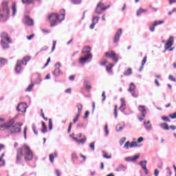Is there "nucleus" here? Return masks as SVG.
<instances>
[{
    "instance_id": "59",
    "label": "nucleus",
    "mask_w": 176,
    "mask_h": 176,
    "mask_svg": "<svg viewBox=\"0 0 176 176\" xmlns=\"http://www.w3.org/2000/svg\"><path fill=\"white\" fill-rule=\"evenodd\" d=\"M144 141V138L142 137H140L138 139V144H141V142H142Z\"/></svg>"
},
{
    "instance_id": "39",
    "label": "nucleus",
    "mask_w": 176,
    "mask_h": 176,
    "mask_svg": "<svg viewBox=\"0 0 176 176\" xmlns=\"http://www.w3.org/2000/svg\"><path fill=\"white\" fill-rule=\"evenodd\" d=\"M113 67V64H110L109 65L106 66V69L107 72H111L112 71V67Z\"/></svg>"
},
{
    "instance_id": "38",
    "label": "nucleus",
    "mask_w": 176,
    "mask_h": 176,
    "mask_svg": "<svg viewBox=\"0 0 176 176\" xmlns=\"http://www.w3.org/2000/svg\"><path fill=\"white\" fill-rule=\"evenodd\" d=\"M162 120H163L164 122H168V123H170L171 122V120H170V118H168V117L167 116H162L161 118Z\"/></svg>"
},
{
    "instance_id": "54",
    "label": "nucleus",
    "mask_w": 176,
    "mask_h": 176,
    "mask_svg": "<svg viewBox=\"0 0 176 176\" xmlns=\"http://www.w3.org/2000/svg\"><path fill=\"white\" fill-rule=\"evenodd\" d=\"M102 97H103L102 99V102H104V101H105V100H107V96H105V91H102Z\"/></svg>"
},
{
    "instance_id": "18",
    "label": "nucleus",
    "mask_w": 176,
    "mask_h": 176,
    "mask_svg": "<svg viewBox=\"0 0 176 176\" xmlns=\"http://www.w3.org/2000/svg\"><path fill=\"white\" fill-rule=\"evenodd\" d=\"M121 101V105L120 107V111L121 112H122V113L126 114V113H124V111H126V100H124V98H121L120 99Z\"/></svg>"
},
{
    "instance_id": "40",
    "label": "nucleus",
    "mask_w": 176,
    "mask_h": 176,
    "mask_svg": "<svg viewBox=\"0 0 176 176\" xmlns=\"http://www.w3.org/2000/svg\"><path fill=\"white\" fill-rule=\"evenodd\" d=\"M34 83H32V84H30L28 87V88L25 89V91H28V92H30V91H31V90H32V89L34 88Z\"/></svg>"
},
{
    "instance_id": "25",
    "label": "nucleus",
    "mask_w": 176,
    "mask_h": 176,
    "mask_svg": "<svg viewBox=\"0 0 176 176\" xmlns=\"http://www.w3.org/2000/svg\"><path fill=\"white\" fill-rule=\"evenodd\" d=\"M160 129H162V130H170V127L168 126V124L164 122L160 124Z\"/></svg>"
},
{
    "instance_id": "55",
    "label": "nucleus",
    "mask_w": 176,
    "mask_h": 176,
    "mask_svg": "<svg viewBox=\"0 0 176 176\" xmlns=\"http://www.w3.org/2000/svg\"><path fill=\"white\" fill-rule=\"evenodd\" d=\"M57 42H56V41H53V45H52V52H54V50H56V45Z\"/></svg>"
},
{
    "instance_id": "45",
    "label": "nucleus",
    "mask_w": 176,
    "mask_h": 176,
    "mask_svg": "<svg viewBox=\"0 0 176 176\" xmlns=\"http://www.w3.org/2000/svg\"><path fill=\"white\" fill-rule=\"evenodd\" d=\"M124 149H129L130 148V142H126L123 146Z\"/></svg>"
},
{
    "instance_id": "26",
    "label": "nucleus",
    "mask_w": 176,
    "mask_h": 176,
    "mask_svg": "<svg viewBox=\"0 0 176 176\" xmlns=\"http://www.w3.org/2000/svg\"><path fill=\"white\" fill-rule=\"evenodd\" d=\"M124 126H125L124 122H122L121 124H118L116 129L117 131H122L124 128Z\"/></svg>"
},
{
    "instance_id": "22",
    "label": "nucleus",
    "mask_w": 176,
    "mask_h": 176,
    "mask_svg": "<svg viewBox=\"0 0 176 176\" xmlns=\"http://www.w3.org/2000/svg\"><path fill=\"white\" fill-rule=\"evenodd\" d=\"M15 72L20 74L21 72V62L18 60L15 67Z\"/></svg>"
},
{
    "instance_id": "29",
    "label": "nucleus",
    "mask_w": 176,
    "mask_h": 176,
    "mask_svg": "<svg viewBox=\"0 0 176 176\" xmlns=\"http://www.w3.org/2000/svg\"><path fill=\"white\" fill-rule=\"evenodd\" d=\"M6 64H8V60L3 58H0V68L4 67Z\"/></svg>"
},
{
    "instance_id": "57",
    "label": "nucleus",
    "mask_w": 176,
    "mask_h": 176,
    "mask_svg": "<svg viewBox=\"0 0 176 176\" xmlns=\"http://www.w3.org/2000/svg\"><path fill=\"white\" fill-rule=\"evenodd\" d=\"M126 142V138H122L120 142V145H123L124 142Z\"/></svg>"
},
{
    "instance_id": "14",
    "label": "nucleus",
    "mask_w": 176,
    "mask_h": 176,
    "mask_svg": "<svg viewBox=\"0 0 176 176\" xmlns=\"http://www.w3.org/2000/svg\"><path fill=\"white\" fill-rule=\"evenodd\" d=\"M122 29H118L113 38V43H118L120 40V36L122 35Z\"/></svg>"
},
{
    "instance_id": "63",
    "label": "nucleus",
    "mask_w": 176,
    "mask_h": 176,
    "mask_svg": "<svg viewBox=\"0 0 176 176\" xmlns=\"http://www.w3.org/2000/svg\"><path fill=\"white\" fill-rule=\"evenodd\" d=\"M170 129V130H172L173 131H174V130H176V126L174 125H170L169 126V129Z\"/></svg>"
},
{
    "instance_id": "24",
    "label": "nucleus",
    "mask_w": 176,
    "mask_h": 176,
    "mask_svg": "<svg viewBox=\"0 0 176 176\" xmlns=\"http://www.w3.org/2000/svg\"><path fill=\"white\" fill-rule=\"evenodd\" d=\"M31 60V58L29 56L24 57L21 62V65H27V63H28Z\"/></svg>"
},
{
    "instance_id": "36",
    "label": "nucleus",
    "mask_w": 176,
    "mask_h": 176,
    "mask_svg": "<svg viewBox=\"0 0 176 176\" xmlns=\"http://www.w3.org/2000/svg\"><path fill=\"white\" fill-rule=\"evenodd\" d=\"M133 74V71L131 70V68H129L126 71L124 72V75L125 76H129V75H131Z\"/></svg>"
},
{
    "instance_id": "50",
    "label": "nucleus",
    "mask_w": 176,
    "mask_h": 176,
    "mask_svg": "<svg viewBox=\"0 0 176 176\" xmlns=\"http://www.w3.org/2000/svg\"><path fill=\"white\" fill-rule=\"evenodd\" d=\"M114 116L116 118H118V105L115 106Z\"/></svg>"
},
{
    "instance_id": "17",
    "label": "nucleus",
    "mask_w": 176,
    "mask_h": 176,
    "mask_svg": "<svg viewBox=\"0 0 176 176\" xmlns=\"http://www.w3.org/2000/svg\"><path fill=\"white\" fill-rule=\"evenodd\" d=\"M126 170H127V166L121 164L117 166L115 171L117 173H120L122 171H126Z\"/></svg>"
},
{
    "instance_id": "4",
    "label": "nucleus",
    "mask_w": 176,
    "mask_h": 176,
    "mask_svg": "<svg viewBox=\"0 0 176 176\" xmlns=\"http://www.w3.org/2000/svg\"><path fill=\"white\" fill-rule=\"evenodd\" d=\"M109 8H111L110 5L104 7V3L102 2H99L96 6V8L94 12L96 14H102V12L109 9Z\"/></svg>"
},
{
    "instance_id": "15",
    "label": "nucleus",
    "mask_w": 176,
    "mask_h": 176,
    "mask_svg": "<svg viewBox=\"0 0 176 176\" xmlns=\"http://www.w3.org/2000/svg\"><path fill=\"white\" fill-rule=\"evenodd\" d=\"M173 43H174V37L173 36H170L169 37V39L165 44V50L170 49V47H171V46H173Z\"/></svg>"
},
{
    "instance_id": "20",
    "label": "nucleus",
    "mask_w": 176,
    "mask_h": 176,
    "mask_svg": "<svg viewBox=\"0 0 176 176\" xmlns=\"http://www.w3.org/2000/svg\"><path fill=\"white\" fill-rule=\"evenodd\" d=\"M91 48L89 46L85 47L82 50V54L83 56H87L89 54H91Z\"/></svg>"
},
{
    "instance_id": "9",
    "label": "nucleus",
    "mask_w": 176,
    "mask_h": 176,
    "mask_svg": "<svg viewBox=\"0 0 176 176\" xmlns=\"http://www.w3.org/2000/svg\"><path fill=\"white\" fill-rule=\"evenodd\" d=\"M138 110L141 113V116L138 118L140 122H142L144 119H145V116H146V109H145V106L140 105L138 107Z\"/></svg>"
},
{
    "instance_id": "46",
    "label": "nucleus",
    "mask_w": 176,
    "mask_h": 176,
    "mask_svg": "<svg viewBox=\"0 0 176 176\" xmlns=\"http://www.w3.org/2000/svg\"><path fill=\"white\" fill-rule=\"evenodd\" d=\"M72 2L74 5H79L82 2V0H72Z\"/></svg>"
},
{
    "instance_id": "34",
    "label": "nucleus",
    "mask_w": 176,
    "mask_h": 176,
    "mask_svg": "<svg viewBox=\"0 0 176 176\" xmlns=\"http://www.w3.org/2000/svg\"><path fill=\"white\" fill-rule=\"evenodd\" d=\"M58 154L57 153H54V155L53 154H50V161L51 163H53V162H54V157H57Z\"/></svg>"
},
{
    "instance_id": "10",
    "label": "nucleus",
    "mask_w": 176,
    "mask_h": 176,
    "mask_svg": "<svg viewBox=\"0 0 176 176\" xmlns=\"http://www.w3.org/2000/svg\"><path fill=\"white\" fill-rule=\"evenodd\" d=\"M27 108H28L27 102H20L16 107V111L25 113L27 112Z\"/></svg>"
},
{
    "instance_id": "21",
    "label": "nucleus",
    "mask_w": 176,
    "mask_h": 176,
    "mask_svg": "<svg viewBox=\"0 0 176 176\" xmlns=\"http://www.w3.org/2000/svg\"><path fill=\"white\" fill-rule=\"evenodd\" d=\"M144 124L146 130H148V131H151L153 129L152 124H151V121L148 120L147 122L144 121Z\"/></svg>"
},
{
    "instance_id": "11",
    "label": "nucleus",
    "mask_w": 176,
    "mask_h": 176,
    "mask_svg": "<svg viewBox=\"0 0 176 176\" xmlns=\"http://www.w3.org/2000/svg\"><path fill=\"white\" fill-rule=\"evenodd\" d=\"M128 91L131 93L132 97L135 98H137V97H138V94L135 92V85L133 82L130 83Z\"/></svg>"
},
{
    "instance_id": "16",
    "label": "nucleus",
    "mask_w": 176,
    "mask_h": 176,
    "mask_svg": "<svg viewBox=\"0 0 176 176\" xmlns=\"http://www.w3.org/2000/svg\"><path fill=\"white\" fill-rule=\"evenodd\" d=\"M99 20H100V16H93L92 23L89 27L91 28V30H94V27H96V24H97V23H98Z\"/></svg>"
},
{
    "instance_id": "53",
    "label": "nucleus",
    "mask_w": 176,
    "mask_h": 176,
    "mask_svg": "<svg viewBox=\"0 0 176 176\" xmlns=\"http://www.w3.org/2000/svg\"><path fill=\"white\" fill-rule=\"evenodd\" d=\"M41 82H42V79L38 76L37 80L34 82V85H41Z\"/></svg>"
},
{
    "instance_id": "58",
    "label": "nucleus",
    "mask_w": 176,
    "mask_h": 176,
    "mask_svg": "<svg viewBox=\"0 0 176 176\" xmlns=\"http://www.w3.org/2000/svg\"><path fill=\"white\" fill-rule=\"evenodd\" d=\"M169 80H171L172 82H176L175 78H174L172 75H170L168 77Z\"/></svg>"
},
{
    "instance_id": "35",
    "label": "nucleus",
    "mask_w": 176,
    "mask_h": 176,
    "mask_svg": "<svg viewBox=\"0 0 176 176\" xmlns=\"http://www.w3.org/2000/svg\"><path fill=\"white\" fill-rule=\"evenodd\" d=\"M146 163H148V162H146V160L141 161V162H140V166H141L142 170L146 168Z\"/></svg>"
},
{
    "instance_id": "61",
    "label": "nucleus",
    "mask_w": 176,
    "mask_h": 176,
    "mask_svg": "<svg viewBox=\"0 0 176 176\" xmlns=\"http://www.w3.org/2000/svg\"><path fill=\"white\" fill-rule=\"evenodd\" d=\"M159 170H157V169H155V170H154V175L155 176H159Z\"/></svg>"
},
{
    "instance_id": "43",
    "label": "nucleus",
    "mask_w": 176,
    "mask_h": 176,
    "mask_svg": "<svg viewBox=\"0 0 176 176\" xmlns=\"http://www.w3.org/2000/svg\"><path fill=\"white\" fill-rule=\"evenodd\" d=\"M4 156H5V153H3V154H1V155L0 157V163H1V162H3V164H0V167L5 164V160L2 159V157H3Z\"/></svg>"
},
{
    "instance_id": "33",
    "label": "nucleus",
    "mask_w": 176,
    "mask_h": 176,
    "mask_svg": "<svg viewBox=\"0 0 176 176\" xmlns=\"http://www.w3.org/2000/svg\"><path fill=\"white\" fill-rule=\"evenodd\" d=\"M89 81L88 80H85L84 82V86H85L86 90L87 91H90V89H91V85H89Z\"/></svg>"
},
{
    "instance_id": "12",
    "label": "nucleus",
    "mask_w": 176,
    "mask_h": 176,
    "mask_svg": "<svg viewBox=\"0 0 176 176\" xmlns=\"http://www.w3.org/2000/svg\"><path fill=\"white\" fill-rule=\"evenodd\" d=\"M9 3L8 1H3L1 3V6L3 8V12L6 14L7 17H9L10 14V10L9 9Z\"/></svg>"
},
{
    "instance_id": "8",
    "label": "nucleus",
    "mask_w": 176,
    "mask_h": 176,
    "mask_svg": "<svg viewBox=\"0 0 176 176\" xmlns=\"http://www.w3.org/2000/svg\"><path fill=\"white\" fill-rule=\"evenodd\" d=\"M93 58L92 54H88L87 56H84L80 58L78 63L81 64V65H83V64H85V63H89V61H91V59Z\"/></svg>"
},
{
    "instance_id": "56",
    "label": "nucleus",
    "mask_w": 176,
    "mask_h": 176,
    "mask_svg": "<svg viewBox=\"0 0 176 176\" xmlns=\"http://www.w3.org/2000/svg\"><path fill=\"white\" fill-rule=\"evenodd\" d=\"M105 56H106V57H109V58H112V51H111V52H106Z\"/></svg>"
},
{
    "instance_id": "48",
    "label": "nucleus",
    "mask_w": 176,
    "mask_h": 176,
    "mask_svg": "<svg viewBox=\"0 0 176 176\" xmlns=\"http://www.w3.org/2000/svg\"><path fill=\"white\" fill-rule=\"evenodd\" d=\"M49 130H53V123L52 122V119L49 120Z\"/></svg>"
},
{
    "instance_id": "47",
    "label": "nucleus",
    "mask_w": 176,
    "mask_h": 176,
    "mask_svg": "<svg viewBox=\"0 0 176 176\" xmlns=\"http://www.w3.org/2000/svg\"><path fill=\"white\" fill-rule=\"evenodd\" d=\"M139 158H140V155H134V156L131 157V160H132V162H135Z\"/></svg>"
},
{
    "instance_id": "62",
    "label": "nucleus",
    "mask_w": 176,
    "mask_h": 176,
    "mask_svg": "<svg viewBox=\"0 0 176 176\" xmlns=\"http://www.w3.org/2000/svg\"><path fill=\"white\" fill-rule=\"evenodd\" d=\"M77 127H78L79 129H81L82 127H85V124L81 123V124H78L77 125Z\"/></svg>"
},
{
    "instance_id": "44",
    "label": "nucleus",
    "mask_w": 176,
    "mask_h": 176,
    "mask_svg": "<svg viewBox=\"0 0 176 176\" xmlns=\"http://www.w3.org/2000/svg\"><path fill=\"white\" fill-rule=\"evenodd\" d=\"M138 146V144L136 142H132L130 143V148H137Z\"/></svg>"
},
{
    "instance_id": "23",
    "label": "nucleus",
    "mask_w": 176,
    "mask_h": 176,
    "mask_svg": "<svg viewBox=\"0 0 176 176\" xmlns=\"http://www.w3.org/2000/svg\"><path fill=\"white\" fill-rule=\"evenodd\" d=\"M17 5L16 4V2H14L12 3V17H14L16 16V13H17Z\"/></svg>"
},
{
    "instance_id": "42",
    "label": "nucleus",
    "mask_w": 176,
    "mask_h": 176,
    "mask_svg": "<svg viewBox=\"0 0 176 176\" xmlns=\"http://www.w3.org/2000/svg\"><path fill=\"white\" fill-rule=\"evenodd\" d=\"M86 140H87L86 136H84L83 139H80V140H77V142L78 144H85L86 142Z\"/></svg>"
},
{
    "instance_id": "31",
    "label": "nucleus",
    "mask_w": 176,
    "mask_h": 176,
    "mask_svg": "<svg viewBox=\"0 0 176 176\" xmlns=\"http://www.w3.org/2000/svg\"><path fill=\"white\" fill-rule=\"evenodd\" d=\"M146 12H148V10H144L142 8H140L137 12H136V16H141V14H142V13H146Z\"/></svg>"
},
{
    "instance_id": "30",
    "label": "nucleus",
    "mask_w": 176,
    "mask_h": 176,
    "mask_svg": "<svg viewBox=\"0 0 176 176\" xmlns=\"http://www.w3.org/2000/svg\"><path fill=\"white\" fill-rule=\"evenodd\" d=\"M41 124L43 127V129H41V132L43 133V134H46V133H47V126H46V124H45V122H41Z\"/></svg>"
},
{
    "instance_id": "2",
    "label": "nucleus",
    "mask_w": 176,
    "mask_h": 176,
    "mask_svg": "<svg viewBox=\"0 0 176 176\" xmlns=\"http://www.w3.org/2000/svg\"><path fill=\"white\" fill-rule=\"evenodd\" d=\"M51 27H54V25H57V21L61 23L65 19V10H61L60 14H52L48 17Z\"/></svg>"
},
{
    "instance_id": "32",
    "label": "nucleus",
    "mask_w": 176,
    "mask_h": 176,
    "mask_svg": "<svg viewBox=\"0 0 176 176\" xmlns=\"http://www.w3.org/2000/svg\"><path fill=\"white\" fill-rule=\"evenodd\" d=\"M146 63V56H144L143 60H142V65L139 69L140 72H141V71L144 69V66L145 65Z\"/></svg>"
},
{
    "instance_id": "7",
    "label": "nucleus",
    "mask_w": 176,
    "mask_h": 176,
    "mask_svg": "<svg viewBox=\"0 0 176 176\" xmlns=\"http://www.w3.org/2000/svg\"><path fill=\"white\" fill-rule=\"evenodd\" d=\"M54 68V70L52 72L54 76L58 78V76L63 75V72H61V69H60V68H61V63H57L55 64Z\"/></svg>"
},
{
    "instance_id": "49",
    "label": "nucleus",
    "mask_w": 176,
    "mask_h": 176,
    "mask_svg": "<svg viewBox=\"0 0 176 176\" xmlns=\"http://www.w3.org/2000/svg\"><path fill=\"white\" fill-rule=\"evenodd\" d=\"M95 142H92L89 144V148H91V151H94L95 149H96V147H95Z\"/></svg>"
},
{
    "instance_id": "52",
    "label": "nucleus",
    "mask_w": 176,
    "mask_h": 176,
    "mask_svg": "<svg viewBox=\"0 0 176 176\" xmlns=\"http://www.w3.org/2000/svg\"><path fill=\"white\" fill-rule=\"evenodd\" d=\"M168 116L170 119H176V112L169 114Z\"/></svg>"
},
{
    "instance_id": "60",
    "label": "nucleus",
    "mask_w": 176,
    "mask_h": 176,
    "mask_svg": "<svg viewBox=\"0 0 176 176\" xmlns=\"http://www.w3.org/2000/svg\"><path fill=\"white\" fill-rule=\"evenodd\" d=\"M90 112H89V111H87L85 112V116H84V119H87V118H89V115Z\"/></svg>"
},
{
    "instance_id": "13",
    "label": "nucleus",
    "mask_w": 176,
    "mask_h": 176,
    "mask_svg": "<svg viewBox=\"0 0 176 176\" xmlns=\"http://www.w3.org/2000/svg\"><path fill=\"white\" fill-rule=\"evenodd\" d=\"M164 23V21H155L152 25L149 26V30L151 31V32H155V28L157 27V25H160V24Z\"/></svg>"
},
{
    "instance_id": "37",
    "label": "nucleus",
    "mask_w": 176,
    "mask_h": 176,
    "mask_svg": "<svg viewBox=\"0 0 176 176\" xmlns=\"http://www.w3.org/2000/svg\"><path fill=\"white\" fill-rule=\"evenodd\" d=\"M35 0H22V3L30 5L31 3H34Z\"/></svg>"
},
{
    "instance_id": "28",
    "label": "nucleus",
    "mask_w": 176,
    "mask_h": 176,
    "mask_svg": "<svg viewBox=\"0 0 176 176\" xmlns=\"http://www.w3.org/2000/svg\"><path fill=\"white\" fill-rule=\"evenodd\" d=\"M118 57H119V56H117V55H116V53H115V52L112 51L111 59H112L115 63H118V61H119Z\"/></svg>"
},
{
    "instance_id": "27",
    "label": "nucleus",
    "mask_w": 176,
    "mask_h": 176,
    "mask_svg": "<svg viewBox=\"0 0 176 176\" xmlns=\"http://www.w3.org/2000/svg\"><path fill=\"white\" fill-rule=\"evenodd\" d=\"M77 109H78L77 115L80 116L82 113V109H83V104L80 103L77 104Z\"/></svg>"
},
{
    "instance_id": "5",
    "label": "nucleus",
    "mask_w": 176,
    "mask_h": 176,
    "mask_svg": "<svg viewBox=\"0 0 176 176\" xmlns=\"http://www.w3.org/2000/svg\"><path fill=\"white\" fill-rule=\"evenodd\" d=\"M21 126H23L21 122H16L14 125L12 124L10 129L11 134H20L21 133Z\"/></svg>"
},
{
    "instance_id": "3",
    "label": "nucleus",
    "mask_w": 176,
    "mask_h": 176,
    "mask_svg": "<svg viewBox=\"0 0 176 176\" xmlns=\"http://www.w3.org/2000/svg\"><path fill=\"white\" fill-rule=\"evenodd\" d=\"M1 45L3 49L9 48V43H12V41H10V38H9L8 33L6 32L1 33Z\"/></svg>"
},
{
    "instance_id": "19",
    "label": "nucleus",
    "mask_w": 176,
    "mask_h": 176,
    "mask_svg": "<svg viewBox=\"0 0 176 176\" xmlns=\"http://www.w3.org/2000/svg\"><path fill=\"white\" fill-rule=\"evenodd\" d=\"M24 21L27 25H34V19L30 18L29 16H25Z\"/></svg>"
},
{
    "instance_id": "51",
    "label": "nucleus",
    "mask_w": 176,
    "mask_h": 176,
    "mask_svg": "<svg viewBox=\"0 0 176 176\" xmlns=\"http://www.w3.org/2000/svg\"><path fill=\"white\" fill-rule=\"evenodd\" d=\"M23 135H24L25 140H27V126H25V127H24V129H23Z\"/></svg>"
},
{
    "instance_id": "64",
    "label": "nucleus",
    "mask_w": 176,
    "mask_h": 176,
    "mask_svg": "<svg viewBox=\"0 0 176 176\" xmlns=\"http://www.w3.org/2000/svg\"><path fill=\"white\" fill-rule=\"evenodd\" d=\"M125 162H132L131 157H125Z\"/></svg>"
},
{
    "instance_id": "6",
    "label": "nucleus",
    "mask_w": 176,
    "mask_h": 176,
    "mask_svg": "<svg viewBox=\"0 0 176 176\" xmlns=\"http://www.w3.org/2000/svg\"><path fill=\"white\" fill-rule=\"evenodd\" d=\"M4 120H5V119L0 118V131H3V130H5V129H10V127H12V125L13 124V123H14V120H10L8 124H3L2 123H3Z\"/></svg>"
},
{
    "instance_id": "41",
    "label": "nucleus",
    "mask_w": 176,
    "mask_h": 176,
    "mask_svg": "<svg viewBox=\"0 0 176 176\" xmlns=\"http://www.w3.org/2000/svg\"><path fill=\"white\" fill-rule=\"evenodd\" d=\"M104 131H105V137H108V135H109V131H108V124H106L104 126Z\"/></svg>"
},
{
    "instance_id": "1",
    "label": "nucleus",
    "mask_w": 176,
    "mask_h": 176,
    "mask_svg": "<svg viewBox=\"0 0 176 176\" xmlns=\"http://www.w3.org/2000/svg\"><path fill=\"white\" fill-rule=\"evenodd\" d=\"M23 155L25 160H32L34 158V154L31 148L27 145H23L16 151V163H20Z\"/></svg>"
}]
</instances>
